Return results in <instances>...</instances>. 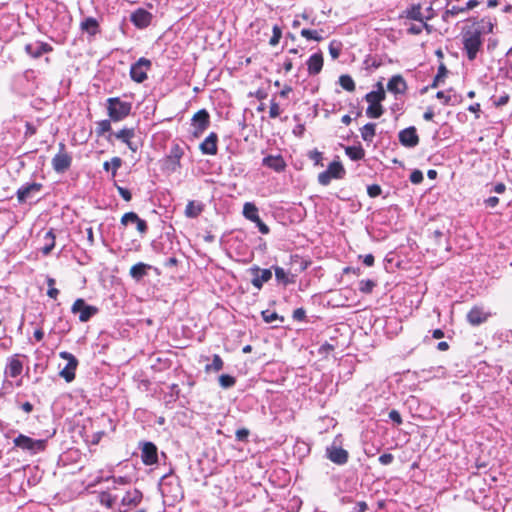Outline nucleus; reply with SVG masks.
<instances>
[{
	"mask_svg": "<svg viewBox=\"0 0 512 512\" xmlns=\"http://www.w3.org/2000/svg\"><path fill=\"white\" fill-rule=\"evenodd\" d=\"M243 215L246 219L250 221L258 220V208L254 203L246 202L243 206Z\"/></svg>",
	"mask_w": 512,
	"mask_h": 512,
	"instance_id": "f704fd0d",
	"label": "nucleus"
},
{
	"mask_svg": "<svg viewBox=\"0 0 512 512\" xmlns=\"http://www.w3.org/2000/svg\"><path fill=\"white\" fill-rule=\"evenodd\" d=\"M308 156L314 162L315 165H320L323 159L322 153L316 149L310 151Z\"/></svg>",
	"mask_w": 512,
	"mask_h": 512,
	"instance_id": "680f3d73",
	"label": "nucleus"
},
{
	"mask_svg": "<svg viewBox=\"0 0 512 512\" xmlns=\"http://www.w3.org/2000/svg\"><path fill=\"white\" fill-rule=\"evenodd\" d=\"M100 501L102 504L106 505L108 508H112L115 504L116 497L112 496L108 492H102L100 495Z\"/></svg>",
	"mask_w": 512,
	"mask_h": 512,
	"instance_id": "5fc2aeb1",
	"label": "nucleus"
},
{
	"mask_svg": "<svg viewBox=\"0 0 512 512\" xmlns=\"http://www.w3.org/2000/svg\"><path fill=\"white\" fill-rule=\"evenodd\" d=\"M42 189L41 183H26L17 190V199L20 203H24L33 199Z\"/></svg>",
	"mask_w": 512,
	"mask_h": 512,
	"instance_id": "2eb2a0df",
	"label": "nucleus"
},
{
	"mask_svg": "<svg viewBox=\"0 0 512 512\" xmlns=\"http://www.w3.org/2000/svg\"><path fill=\"white\" fill-rule=\"evenodd\" d=\"M423 29H426L428 32L430 31V26L427 24V22H418V24H411L407 31L409 34L418 35L423 31Z\"/></svg>",
	"mask_w": 512,
	"mask_h": 512,
	"instance_id": "a18cd8bd",
	"label": "nucleus"
},
{
	"mask_svg": "<svg viewBox=\"0 0 512 512\" xmlns=\"http://www.w3.org/2000/svg\"><path fill=\"white\" fill-rule=\"evenodd\" d=\"M210 125V115L205 109L196 112L191 119L192 134L199 137Z\"/></svg>",
	"mask_w": 512,
	"mask_h": 512,
	"instance_id": "0eeeda50",
	"label": "nucleus"
},
{
	"mask_svg": "<svg viewBox=\"0 0 512 512\" xmlns=\"http://www.w3.org/2000/svg\"><path fill=\"white\" fill-rule=\"evenodd\" d=\"M272 32H273V35L272 37L270 38V45L272 46H275L279 43L280 39H281V36H282V31H281V28L277 25H274L273 26V29H272Z\"/></svg>",
	"mask_w": 512,
	"mask_h": 512,
	"instance_id": "6e6d98bb",
	"label": "nucleus"
},
{
	"mask_svg": "<svg viewBox=\"0 0 512 512\" xmlns=\"http://www.w3.org/2000/svg\"><path fill=\"white\" fill-rule=\"evenodd\" d=\"M483 40L479 29H469L463 33V47L470 61H473L482 47Z\"/></svg>",
	"mask_w": 512,
	"mask_h": 512,
	"instance_id": "7ed1b4c3",
	"label": "nucleus"
},
{
	"mask_svg": "<svg viewBox=\"0 0 512 512\" xmlns=\"http://www.w3.org/2000/svg\"><path fill=\"white\" fill-rule=\"evenodd\" d=\"M151 268V265L139 262L130 268L129 274L134 280L140 281L147 275V271Z\"/></svg>",
	"mask_w": 512,
	"mask_h": 512,
	"instance_id": "cd10ccee",
	"label": "nucleus"
},
{
	"mask_svg": "<svg viewBox=\"0 0 512 512\" xmlns=\"http://www.w3.org/2000/svg\"><path fill=\"white\" fill-rule=\"evenodd\" d=\"M111 122H113V121L110 118L98 121L96 123V130H95L96 134L98 136H102L107 132H111V130H112Z\"/></svg>",
	"mask_w": 512,
	"mask_h": 512,
	"instance_id": "a19ab883",
	"label": "nucleus"
},
{
	"mask_svg": "<svg viewBox=\"0 0 512 512\" xmlns=\"http://www.w3.org/2000/svg\"><path fill=\"white\" fill-rule=\"evenodd\" d=\"M465 9L463 5H451L445 12V18L455 17L461 13H464Z\"/></svg>",
	"mask_w": 512,
	"mask_h": 512,
	"instance_id": "603ef678",
	"label": "nucleus"
},
{
	"mask_svg": "<svg viewBox=\"0 0 512 512\" xmlns=\"http://www.w3.org/2000/svg\"><path fill=\"white\" fill-rule=\"evenodd\" d=\"M339 84L348 92H353L355 90V82L350 75H341L339 77Z\"/></svg>",
	"mask_w": 512,
	"mask_h": 512,
	"instance_id": "79ce46f5",
	"label": "nucleus"
},
{
	"mask_svg": "<svg viewBox=\"0 0 512 512\" xmlns=\"http://www.w3.org/2000/svg\"><path fill=\"white\" fill-rule=\"evenodd\" d=\"M493 27H494V25L489 19L488 20L482 19L478 23V26L474 27V29H479V31H481V35H482L485 33H491L493 31Z\"/></svg>",
	"mask_w": 512,
	"mask_h": 512,
	"instance_id": "3c124183",
	"label": "nucleus"
},
{
	"mask_svg": "<svg viewBox=\"0 0 512 512\" xmlns=\"http://www.w3.org/2000/svg\"><path fill=\"white\" fill-rule=\"evenodd\" d=\"M19 357V354H15L8 358V362L5 368V375L7 377L16 378L22 374L23 363L20 361Z\"/></svg>",
	"mask_w": 512,
	"mask_h": 512,
	"instance_id": "412c9836",
	"label": "nucleus"
},
{
	"mask_svg": "<svg viewBox=\"0 0 512 512\" xmlns=\"http://www.w3.org/2000/svg\"><path fill=\"white\" fill-rule=\"evenodd\" d=\"M65 145L63 143L60 144V152L57 153L52 159V167L57 173H64L68 170L72 163V157L64 152Z\"/></svg>",
	"mask_w": 512,
	"mask_h": 512,
	"instance_id": "ddd939ff",
	"label": "nucleus"
},
{
	"mask_svg": "<svg viewBox=\"0 0 512 512\" xmlns=\"http://www.w3.org/2000/svg\"><path fill=\"white\" fill-rule=\"evenodd\" d=\"M45 245L41 248L43 255H48L55 246V235L53 230L46 232L44 236Z\"/></svg>",
	"mask_w": 512,
	"mask_h": 512,
	"instance_id": "c9c22d12",
	"label": "nucleus"
},
{
	"mask_svg": "<svg viewBox=\"0 0 512 512\" xmlns=\"http://www.w3.org/2000/svg\"><path fill=\"white\" fill-rule=\"evenodd\" d=\"M80 28L82 31L87 32L89 35L94 36L99 32V24L98 21L93 17L85 18L81 24Z\"/></svg>",
	"mask_w": 512,
	"mask_h": 512,
	"instance_id": "c756f323",
	"label": "nucleus"
},
{
	"mask_svg": "<svg viewBox=\"0 0 512 512\" xmlns=\"http://www.w3.org/2000/svg\"><path fill=\"white\" fill-rule=\"evenodd\" d=\"M328 49L332 59L336 60L340 56L342 44L339 41L333 40L330 42Z\"/></svg>",
	"mask_w": 512,
	"mask_h": 512,
	"instance_id": "49530a36",
	"label": "nucleus"
},
{
	"mask_svg": "<svg viewBox=\"0 0 512 512\" xmlns=\"http://www.w3.org/2000/svg\"><path fill=\"white\" fill-rule=\"evenodd\" d=\"M387 90L395 95H403L407 90V83L401 75H393L387 83Z\"/></svg>",
	"mask_w": 512,
	"mask_h": 512,
	"instance_id": "5701e85b",
	"label": "nucleus"
},
{
	"mask_svg": "<svg viewBox=\"0 0 512 512\" xmlns=\"http://www.w3.org/2000/svg\"><path fill=\"white\" fill-rule=\"evenodd\" d=\"M378 460L382 465H389L393 462L394 456L391 453H384Z\"/></svg>",
	"mask_w": 512,
	"mask_h": 512,
	"instance_id": "774afa93",
	"label": "nucleus"
},
{
	"mask_svg": "<svg viewBox=\"0 0 512 512\" xmlns=\"http://www.w3.org/2000/svg\"><path fill=\"white\" fill-rule=\"evenodd\" d=\"M399 142L407 148H414L419 143V136L414 126L401 130L398 134Z\"/></svg>",
	"mask_w": 512,
	"mask_h": 512,
	"instance_id": "f3484780",
	"label": "nucleus"
},
{
	"mask_svg": "<svg viewBox=\"0 0 512 512\" xmlns=\"http://www.w3.org/2000/svg\"><path fill=\"white\" fill-rule=\"evenodd\" d=\"M217 142L218 135L215 132H211L200 144V151L204 155H216L218 150Z\"/></svg>",
	"mask_w": 512,
	"mask_h": 512,
	"instance_id": "4be33fe9",
	"label": "nucleus"
},
{
	"mask_svg": "<svg viewBox=\"0 0 512 512\" xmlns=\"http://www.w3.org/2000/svg\"><path fill=\"white\" fill-rule=\"evenodd\" d=\"M436 97L442 100L443 104L445 105H456L460 102L459 96L456 94L447 95L444 91H438Z\"/></svg>",
	"mask_w": 512,
	"mask_h": 512,
	"instance_id": "ea45409f",
	"label": "nucleus"
},
{
	"mask_svg": "<svg viewBox=\"0 0 512 512\" xmlns=\"http://www.w3.org/2000/svg\"><path fill=\"white\" fill-rule=\"evenodd\" d=\"M273 269L275 272L276 280L279 283H282L284 285H287L288 283H290L288 274L285 272V270L283 268H281L279 266H273Z\"/></svg>",
	"mask_w": 512,
	"mask_h": 512,
	"instance_id": "37998d69",
	"label": "nucleus"
},
{
	"mask_svg": "<svg viewBox=\"0 0 512 512\" xmlns=\"http://www.w3.org/2000/svg\"><path fill=\"white\" fill-rule=\"evenodd\" d=\"M292 317L296 321H304L306 318V311L303 308H297L294 310Z\"/></svg>",
	"mask_w": 512,
	"mask_h": 512,
	"instance_id": "0e129e2a",
	"label": "nucleus"
},
{
	"mask_svg": "<svg viewBox=\"0 0 512 512\" xmlns=\"http://www.w3.org/2000/svg\"><path fill=\"white\" fill-rule=\"evenodd\" d=\"M151 67V61L141 57L130 67V77L136 83H142L147 79V72Z\"/></svg>",
	"mask_w": 512,
	"mask_h": 512,
	"instance_id": "423d86ee",
	"label": "nucleus"
},
{
	"mask_svg": "<svg viewBox=\"0 0 512 512\" xmlns=\"http://www.w3.org/2000/svg\"><path fill=\"white\" fill-rule=\"evenodd\" d=\"M152 20V14L145 9L139 8L135 10L131 16L130 21L139 29L148 27Z\"/></svg>",
	"mask_w": 512,
	"mask_h": 512,
	"instance_id": "6ab92c4d",
	"label": "nucleus"
},
{
	"mask_svg": "<svg viewBox=\"0 0 512 512\" xmlns=\"http://www.w3.org/2000/svg\"><path fill=\"white\" fill-rule=\"evenodd\" d=\"M263 320L266 323H272L276 320H280L281 322L284 321L283 317H280L276 312L270 311V310H264L261 313Z\"/></svg>",
	"mask_w": 512,
	"mask_h": 512,
	"instance_id": "09e8293b",
	"label": "nucleus"
},
{
	"mask_svg": "<svg viewBox=\"0 0 512 512\" xmlns=\"http://www.w3.org/2000/svg\"><path fill=\"white\" fill-rule=\"evenodd\" d=\"M362 139L371 143L376 135V124L375 123H367L360 129Z\"/></svg>",
	"mask_w": 512,
	"mask_h": 512,
	"instance_id": "2f4dec72",
	"label": "nucleus"
},
{
	"mask_svg": "<svg viewBox=\"0 0 512 512\" xmlns=\"http://www.w3.org/2000/svg\"><path fill=\"white\" fill-rule=\"evenodd\" d=\"M203 208L202 203L189 201L185 207V216L188 218H196L202 213Z\"/></svg>",
	"mask_w": 512,
	"mask_h": 512,
	"instance_id": "7c9ffc66",
	"label": "nucleus"
},
{
	"mask_svg": "<svg viewBox=\"0 0 512 512\" xmlns=\"http://www.w3.org/2000/svg\"><path fill=\"white\" fill-rule=\"evenodd\" d=\"M345 154L352 160V161H359L364 158L365 151L362 148L361 145L358 146H347L345 148Z\"/></svg>",
	"mask_w": 512,
	"mask_h": 512,
	"instance_id": "72a5a7b5",
	"label": "nucleus"
},
{
	"mask_svg": "<svg viewBox=\"0 0 512 512\" xmlns=\"http://www.w3.org/2000/svg\"><path fill=\"white\" fill-rule=\"evenodd\" d=\"M235 436L238 441H246L249 436V430L246 428L238 429Z\"/></svg>",
	"mask_w": 512,
	"mask_h": 512,
	"instance_id": "338daca9",
	"label": "nucleus"
},
{
	"mask_svg": "<svg viewBox=\"0 0 512 512\" xmlns=\"http://www.w3.org/2000/svg\"><path fill=\"white\" fill-rule=\"evenodd\" d=\"M112 137H115L116 139L120 140L122 143L127 145V147L132 152L135 153L138 150L137 143L133 141V138L135 137V128L124 127L117 132L110 133L107 137L108 142H112Z\"/></svg>",
	"mask_w": 512,
	"mask_h": 512,
	"instance_id": "6e6552de",
	"label": "nucleus"
},
{
	"mask_svg": "<svg viewBox=\"0 0 512 512\" xmlns=\"http://www.w3.org/2000/svg\"><path fill=\"white\" fill-rule=\"evenodd\" d=\"M32 76H33V71H30V70H27L24 73L16 76L15 81H14V89L20 94H26V93L30 92L32 90V87L27 86V87L22 88V87H18V86L22 85V83L24 81L29 82V80Z\"/></svg>",
	"mask_w": 512,
	"mask_h": 512,
	"instance_id": "bb28decb",
	"label": "nucleus"
},
{
	"mask_svg": "<svg viewBox=\"0 0 512 512\" xmlns=\"http://www.w3.org/2000/svg\"><path fill=\"white\" fill-rule=\"evenodd\" d=\"M262 165L275 172H282L286 167V163L281 155H268L264 157Z\"/></svg>",
	"mask_w": 512,
	"mask_h": 512,
	"instance_id": "b1692460",
	"label": "nucleus"
},
{
	"mask_svg": "<svg viewBox=\"0 0 512 512\" xmlns=\"http://www.w3.org/2000/svg\"><path fill=\"white\" fill-rule=\"evenodd\" d=\"M447 73V68L445 67L444 64H441L438 68L436 76L434 77L431 87L436 88L439 85L440 81H443V79L446 77Z\"/></svg>",
	"mask_w": 512,
	"mask_h": 512,
	"instance_id": "de8ad7c7",
	"label": "nucleus"
},
{
	"mask_svg": "<svg viewBox=\"0 0 512 512\" xmlns=\"http://www.w3.org/2000/svg\"><path fill=\"white\" fill-rule=\"evenodd\" d=\"M280 107L279 104L275 101V99H271L270 101V110L269 116L270 118H277L280 115Z\"/></svg>",
	"mask_w": 512,
	"mask_h": 512,
	"instance_id": "4d7b16f0",
	"label": "nucleus"
},
{
	"mask_svg": "<svg viewBox=\"0 0 512 512\" xmlns=\"http://www.w3.org/2000/svg\"><path fill=\"white\" fill-rule=\"evenodd\" d=\"M14 445L30 454H37L46 447V441L41 439H33L23 434H19L13 440Z\"/></svg>",
	"mask_w": 512,
	"mask_h": 512,
	"instance_id": "20e7f679",
	"label": "nucleus"
},
{
	"mask_svg": "<svg viewBox=\"0 0 512 512\" xmlns=\"http://www.w3.org/2000/svg\"><path fill=\"white\" fill-rule=\"evenodd\" d=\"M183 154V148L179 144H174L165 159V168L170 172H176L181 166L180 160Z\"/></svg>",
	"mask_w": 512,
	"mask_h": 512,
	"instance_id": "9b49d317",
	"label": "nucleus"
},
{
	"mask_svg": "<svg viewBox=\"0 0 512 512\" xmlns=\"http://www.w3.org/2000/svg\"><path fill=\"white\" fill-rule=\"evenodd\" d=\"M143 499V494L138 489L129 490L121 499L120 512H127L129 509L138 506Z\"/></svg>",
	"mask_w": 512,
	"mask_h": 512,
	"instance_id": "f8f14e48",
	"label": "nucleus"
},
{
	"mask_svg": "<svg viewBox=\"0 0 512 512\" xmlns=\"http://www.w3.org/2000/svg\"><path fill=\"white\" fill-rule=\"evenodd\" d=\"M236 383L235 377L228 375V374H222L219 377V384L223 389H229L233 387Z\"/></svg>",
	"mask_w": 512,
	"mask_h": 512,
	"instance_id": "c03bdc74",
	"label": "nucleus"
},
{
	"mask_svg": "<svg viewBox=\"0 0 512 512\" xmlns=\"http://www.w3.org/2000/svg\"><path fill=\"white\" fill-rule=\"evenodd\" d=\"M489 317V313L483 308L473 307L467 314V320L471 325L477 326L484 323Z\"/></svg>",
	"mask_w": 512,
	"mask_h": 512,
	"instance_id": "393cba45",
	"label": "nucleus"
},
{
	"mask_svg": "<svg viewBox=\"0 0 512 512\" xmlns=\"http://www.w3.org/2000/svg\"><path fill=\"white\" fill-rule=\"evenodd\" d=\"M326 170L334 179H342L346 174L343 165L338 161L330 163Z\"/></svg>",
	"mask_w": 512,
	"mask_h": 512,
	"instance_id": "473e14b6",
	"label": "nucleus"
},
{
	"mask_svg": "<svg viewBox=\"0 0 512 512\" xmlns=\"http://www.w3.org/2000/svg\"><path fill=\"white\" fill-rule=\"evenodd\" d=\"M431 11H432L431 6L427 7L426 13H424L422 10V6L420 4H413L403 11L402 17H405L409 20H414L417 22H427L428 20H430L432 18Z\"/></svg>",
	"mask_w": 512,
	"mask_h": 512,
	"instance_id": "9d476101",
	"label": "nucleus"
},
{
	"mask_svg": "<svg viewBox=\"0 0 512 512\" xmlns=\"http://www.w3.org/2000/svg\"><path fill=\"white\" fill-rule=\"evenodd\" d=\"M332 179L334 178L328 173L327 170L319 173L318 175V182L323 186L329 185Z\"/></svg>",
	"mask_w": 512,
	"mask_h": 512,
	"instance_id": "13d9d810",
	"label": "nucleus"
},
{
	"mask_svg": "<svg viewBox=\"0 0 512 512\" xmlns=\"http://www.w3.org/2000/svg\"><path fill=\"white\" fill-rule=\"evenodd\" d=\"M323 30H311V29H302L300 34L302 37L306 38L307 40H314L317 42H320L323 40L322 33Z\"/></svg>",
	"mask_w": 512,
	"mask_h": 512,
	"instance_id": "4c0bfd02",
	"label": "nucleus"
},
{
	"mask_svg": "<svg viewBox=\"0 0 512 512\" xmlns=\"http://www.w3.org/2000/svg\"><path fill=\"white\" fill-rule=\"evenodd\" d=\"M326 457L337 465H344L348 462L349 454L345 449L333 442L326 448Z\"/></svg>",
	"mask_w": 512,
	"mask_h": 512,
	"instance_id": "4468645a",
	"label": "nucleus"
},
{
	"mask_svg": "<svg viewBox=\"0 0 512 512\" xmlns=\"http://www.w3.org/2000/svg\"><path fill=\"white\" fill-rule=\"evenodd\" d=\"M138 217L135 212H127L121 217L120 223L123 226H127L130 223L135 224V221H138Z\"/></svg>",
	"mask_w": 512,
	"mask_h": 512,
	"instance_id": "864d4df0",
	"label": "nucleus"
},
{
	"mask_svg": "<svg viewBox=\"0 0 512 512\" xmlns=\"http://www.w3.org/2000/svg\"><path fill=\"white\" fill-rule=\"evenodd\" d=\"M136 229L141 234L144 235L148 231L147 222L140 217H138V221H135Z\"/></svg>",
	"mask_w": 512,
	"mask_h": 512,
	"instance_id": "052dcab7",
	"label": "nucleus"
},
{
	"mask_svg": "<svg viewBox=\"0 0 512 512\" xmlns=\"http://www.w3.org/2000/svg\"><path fill=\"white\" fill-rule=\"evenodd\" d=\"M60 358L67 361L66 366L60 371V376L65 379L66 382H71L75 379V371L78 366L77 358L67 351L59 353Z\"/></svg>",
	"mask_w": 512,
	"mask_h": 512,
	"instance_id": "1a4fd4ad",
	"label": "nucleus"
},
{
	"mask_svg": "<svg viewBox=\"0 0 512 512\" xmlns=\"http://www.w3.org/2000/svg\"><path fill=\"white\" fill-rule=\"evenodd\" d=\"M101 481L110 483V485L108 486L109 489L110 488L116 489L118 486L128 485L131 480L129 477H126V476H119V477L110 476V477H106V478L98 477L95 480L96 483H100Z\"/></svg>",
	"mask_w": 512,
	"mask_h": 512,
	"instance_id": "c85d7f7f",
	"label": "nucleus"
},
{
	"mask_svg": "<svg viewBox=\"0 0 512 512\" xmlns=\"http://www.w3.org/2000/svg\"><path fill=\"white\" fill-rule=\"evenodd\" d=\"M141 458L145 465H154L158 462V449L152 442H144L141 449Z\"/></svg>",
	"mask_w": 512,
	"mask_h": 512,
	"instance_id": "a211bd4d",
	"label": "nucleus"
},
{
	"mask_svg": "<svg viewBox=\"0 0 512 512\" xmlns=\"http://www.w3.org/2000/svg\"><path fill=\"white\" fill-rule=\"evenodd\" d=\"M106 109L113 122H120L130 115L132 103L123 101L119 97H110L106 100Z\"/></svg>",
	"mask_w": 512,
	"mask_h": 512,
	"instance_id": "f257e3e1",
	"label": "nucleus"
},
{
	"mask_svg": "<svg viewBox=\"0 0 512 512\" xmlns=\"http://www.w3.org/2000/svg\"><path fill=\"white\" fill-rule=\"evenodd\" d=\"M323 67V55L321 52L312 54L307 60V69L309 75H317Z\"/></svg>",
	"mask_w": 512,
	"mask_h": 512,
	"instance_id": "a878e982",
	"label": "nucleus"
},
{
	"mask_svg": "<svg viewBox=\"0 0 512 512\" xmlns=\"http://www.w3.org/2000/svg\"><path fill=\"white\" fill-rule=\"evenodd\" d=\"M423 173L420 170H414L410 174V181L413 184H420L423 181Z\"/></svg>",
	"mask_w": 512,
	"mask_h": 512,
	"instance_id": "e2e57ef3",
	"label": "nucleus"
},
{
	"mask_svg": "<svg viewBox=\"0 0 512 512\" xmlns=\"http://www.w3.org/2000/svg\"><path fill=\"white\" fill-rule=\"evenodd\" d=\"M249 272L253 275L251 283L258 290L263 287L264 283L268 282L272 278L271 269H262L257 265L252 266L249 269Z\"/></svg>",
	"mask_w": 512,
	"mask_h": 512,
	"instance_id": "dca6fc26",
	"label": "nucleus"
},
{
	"mask_svg": "<svg viewBox=\"0 0 512 512\" xmlns=\"http://www.w3.org/2000/svg\"><path fill=\"white\" fill-rule=\"evenodd\" d=\"M71 312L73 314L79 313L80 322H87L98 313V308L88 305L84 299L78 298L74 301L71 307Z\"/></svg>",
	"mask_w": 512,
	"mask_h": 512,
	"instance_id": "39448f33",
	"label": "nucleus"
},
{
	"mask_svg": "<svg viewBox=\"0 0 512 512\" xmlns=\"http://www.w3.org/2000/svg\"><path fill=\"white\" fill-rule=\"evenodd\" d=\"M52 50V46L45 42L36 41L25 45V52L32 58H39Z\"/></svg>",
	"mask_w": 512,
	"mask_h": 512,
	"instance_id": "aec40b11",
	"label": "nucleus"
},
{
	"mask_svg": "<svg viewBox=\"0 0 512 512\" xmlns=\"http://www.w3.org/2000/svg\"><path fill=\"white\" fill-rule=\"evenodd\" d=\"M375 286V282L370 279H363L359 282V290L365 294L371 293Z\"/></svg>",
	"mask_w": 512,
	"mask_h": 512,
	"instance_id": "8fccbe9b",
	"label": "nucleus"
},
{
	"mask_svg": "<svg viewBox=\"0 0 512 512\" xmlns=\"http://www.w3.org/2000/svg\"><path fill=\"white\" fill-rule=\"evenodd\" d=\"M367 193L371 198H375L382 193V189L379 185L373 184L367 187Z\"/></svg>",
	"mask_w": 512,
	"mask_h": 512,
	"instance_id": "bf43d9fd",
	"label": "nucleus"
},
{
	"mask_svg": "<svg viewBox=\"0 0 512 512\" xmlns=\"http://www.w3.org/2000/svg\"><path fill=\"white\" fill-rule=\"evenodd\" d=\"M121 165H122V159L119 157H113L110 162H108V161L104 162L103 169L105 171L111 170L112 175L115 176L118 169L121 167Z\"/></svg>",
	"mask_w": 512,
	"mask_h": 512,
	"instance_id": "58836bf2",
	"label": "nucleus"
},
{
	"mask_svg": "<svg viewBox=\"0 0 512 512\" xmlns=\"http://www.w3.org/2000/svg\"><path fill=\"white\" fill-rule=\"evenodd\" d=\"M389 419L397 425H401L403 422L400 413L394 409L389 412Z\"/></svg>",
	"mask_w": 512,
	"mask_h": 512,
	"instance_id": "69168bd1",
	"label": "nucleus"
},
{
	"mask_svg": "<svg viewBox=\"0 0 512 512\" xmlns=\"http://www.w3.org/2000/svg\"><path fill=\"white\" fill-rule=\"evenodd\" d=\"M224 362L222 358L218 354H214L212 358V362L205 366L206 372H218L223 369Z\"/></svg>",
	"mask_w": 512,
	"mask_h": 512,
	"instance_id": "e433bc0d",
	"label": "nucleus"
},
{
	"mask_svg": "<svg viewBox=\"0 0 512 512\" xmlns=\"http://www.w3.org/2000/svg\"><path fill=\"white\" fill-rule=\"evenodd\" d=\"M386 93L382 83H377V90L367 93L364 97L369 106L366 109V115L369 118L377 119L382 116L384 110L381 102L385 100Z\"/></svg>",
	"mask_w": 512,
	"mask_h": 512,
	"instance_id": "f03ea898",
	"label": "nucleus"
}]
</instances>
